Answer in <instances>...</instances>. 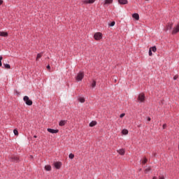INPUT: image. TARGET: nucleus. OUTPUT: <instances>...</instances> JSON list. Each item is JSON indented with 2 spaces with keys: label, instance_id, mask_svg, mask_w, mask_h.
I'll use <instances>...</instances> for the list:
<instances>
[{
  "label": "nucleus",
  "instance_id": "f3484780",
  "mask_svg": "<svg viewBox=\"0 0 179 179\" xmlns=\"http://www.w3.org/2000/svg\"><path fill=\"white\" fill-rule=\"evenodd\" d=\"M45 170L46 171H51V166L50 165L45 166Z\"/></svg>",
  "mask_w": 179,
  "mask_h": 179
},
{
  "label": "nucleus",
  "instance_id": "2f4dec72",
  "mask_svg": "<svg viewBox=\"0 0 179 179\" xmlns=\"http://www.w3.org/2000/svg\"><path fill=\"white\" fill-rule=\"evenodd\" d=\"M177 79H178V75H176V76L173 77V80H177Z\"/></svg>",
  "mask_w": 179,
  "mask_h": 179
},
{
  "label": "nucleus",
  "instance_id": "a211bd4d",
  "mask_svg": "<svg viewBox=\"0 0 179 179\" xmlns=\"http://www.w3.org/2000/svg\"><path fill=\"white\" fill-rule=\"evenodd\" d=\"M43 57V52L38 53L36 56V61H38V59H40V58H41Z\"/></svg>",
  "mask_w": 179,
  "mask_h": 179
},
{
  "label": "nucleus",
  "instance_id": "f704fd0d",
  "mask_svg": "<svg viewBox=\"0 0 179 179\" xmlns=\"http://www.w3.org/2000/svg\"><path fill=\"white\" fill-rule=\"evenodd\" d=\"M2 3H3V1L0 0V5H2Z\"/></svg>",
  "mask_w": 179,
  "mask_h": 179
},
{
  "label": "nucleus",
  "instance_id": "e433bc0d",
  "mask_svg": "<svg viewBox=\"0 0 179 179\" xmlns=\"http://www.w3.org/2000/svg\"><path fill=\"white\" fill-rule=\"evenodd\" d=\"M150 117H148V121H150Z\"/></svg>",
  "mask_w": 179,
  "mask_h": 179
},
{
  "label": "nucleus",
  "instance_id": "473e14b6",
  "mask_svg": "<svg viewBox=\"0 0 179 179\" xmlns=\"http://www.w3.org/2000/svg\"><path fill=\"white\" fill-rule=\"evenodd\" d=\"M120 118H124V117H125V113H122L120 115Z\"/></svg>",
  "mask_w": 179,
  "mask_h": 179
},
{
  "label": "nucleus",
  "instance_id": "1a4fd4ad",
  "mask_svg": "<svg viewBox=\"0 0 179 179\" xmlns=\"http://www.w3.org/2000/svg\"><path fill=\"white\" fill-rule=\"evenodd\" d=\"M54 166H55V169H61V166H62V164L61 162H55L54 164Z\"/></svg>",
  "mask_w": 179,
  "mask_h": 179
},
{
  "label": "nucleus",
  "instance_id": "58836bf2",
  "mask_svg": "<svg viewBox=\"0 0 179 179\" xmlns=\"http://www.w3.org/2000/svg\"><path fill=\"white\" fill-rule=\"evenodd\" d=\"M145 1H149V0H145Z\"/></svg>",
  "mask_w": 179,
  "mask_h": 179
},
{
  "label": "nucleus",
  "instance_id": "f257e3e1",
  "mask_svg": "<svg viewBox=\"0 0 179 179\" xmlns=\"http://www.w3.org/2000/svg\"><path fill=\"white\" fill-rule=\"evenodd\" d=\"M138 103H145V94H139L137 98Z\"/></svg>",
  "mask_w": 179,
  "mask_h": 179
},
{
  "label": "nucleus",
  "instance_id": "cd10ccee",
  "mask_svg": "<svg viewBox=\"0 0 179 179\" xmlns=\"http://www.w3.org/2000/svg\"><path fill=\"white\" fill-rule=\"evenodd\" d=\"M69 159H73V157H75V155L71 153V154L69 155Z\"/></svg>",
  "mask_w": 179,
  "mask_h": 179
},
{
  "label": "nucleus",
  "instance_id": "2eb2a0df",
  "mask_svg": "<svg viewBox=\"0 0 179 179\" xmlns=\"http://www.w3.org/2000/svg\"><path fill=\"white\" fill-rule=\"evenodd\" d=\"M95 125H97V122L96 121H92L90 123V127H95Z\"/></svg>",
  "mask_w": 179,
  "mask_h": 179
},
{
  "label": "nucleus",
  "instance_id": "39448f33",
  "mask_svg": "<svg viewBox=\"0 0 179 179\" xmlns=\"http://www.w3.org/2000/svg\"><path fill=\"white\" fill-rule=\"evenodd\" d=\"M94 2H96V0H83V3H84V5H87V3H90V4L94 3Z\"/></svg>",
  "mask_w": 179,
  "mask_h": 179
},
{
  "label": "nucleus",
  "instance_id": "c85d7f7f",
  "mask_svg": "<svg viewBox=\"0 0 179 179\" xmlns=\"http://www.w3.org/2000/svg\"><path fill=\"white\" fill-rule=\"evenodd\" d=\"M92 87H96V81L93 80L92 83Z\"/></svg>",
  "mask_w": 179,
  "mask_h": 179
},
{
  "label": "nucleus",
  "instance_id": "412c9836",
  "mask_svg": "<svg viewBox=\"0 0 179 179\" xmlns=\"http://www.w3.org/2000/svg\"><path fill=\"white\" fill-rule=\"evenodd\" d=\"M150 48H151V51H152V52H156L157 51V48H156V46Z\"/></svg>",
  "mask_w": 179,
  "mask_h": 179
},
{
  "label": "nucleus",
  "instance_id": "dca6fc26",
  "mask_svg": "<svg viewBox=\"0 0 179 179\" xmlns=\"http://www.w3.org/2000/svg\"><path fill=\"white\" fill-rule=\"evenodd\" d=\"M110 3H113V0H105L104 5H110Z\"/></svg>",
  "mask_w": 179,
  "mask_h": 179
},
{
  "label": "nucleus",
  "instance_id": "a878e982",
  "mask_svg": "<svg viewBox=\"0 0 179 179\" xmlns=\"http://www.w3.org/2000/svg\"><path fill=\"white\" fill-rule=\"evenodd\" d=\"M150 170H151L150 167L146 168L145 169V173H149V171H150Z\"/></svg>",
  "mask_w": 179,
  "mask_h": 179
},
{
  "label": "nucleus",
  "instance_id": "423d86ee",
  "mask_svg": "<svg viewBox=\"0 0 179 179\" xmlns=\"http://www.w3.org/2000/svg\"><path fill=\"white\" fill-rule=\"evenodd\" d=\"M48 132H50V134H58V132H59V130L54 129H48Z\"/></svg>",
  "mask_w": 179,
  "mask_h": 179
},
{
  "label": "nucleus",
  "instance_id": "5701e85b",
  "mask_svg": "<svg viewBox=\"0 0 179 179\" xmlns=\"http://www.w3.org/2000/svg\"><path fill=\"white\" fill-rule=\"evenodd\" d=\"M143 164H146L148 163V159L146 157H144L142 161Z\"/></svg>",
  "mask_w": 179,
  "mask_h": 179
},
{
  "label": "nucleus",
  "instance_id": "b1692460",
  "mask_svg": "<svg viewBox=\"0 0 179 179\" xmlns=\"http://www.w3.org/2000/svg\"><path fill=\"white\" fill-rule=\"evenodd\" d=\"M13 133H14V135H15L16 136H17L19 135V131H17V129H14Z\"/></svg>",
  "mask_w": 179,
  "mask_h": 179
},
{
  "label": "nucleus",
  "instance_id": "7c9ffc66",
  "mask_svg": "<svg viewBox=\"0 0 179 179\" xmlns=\"http://www.w3.org/2000/svg\"><path fill=\"white\" fill-rule=\"evenodd\" d=\"M2 59H3V57H2V56H0V66H2Z\"/></svg>",
  "mask_w": 179,
  "mask_h": 179
},
{
  "label": "nucleus",
  "instance_id": "f03ea898",
  "mask_svg": "<svg viewBox=\"0 0 179 179\" xmlns=\"http://www.w3.org/2000/svg\"><path fill=\"white\" fill-rule=\"evenodd\" d=\"M24 101L27 104V106H31L33 104V101L29 99V96H25L23 98Z\"/></svg>",
  "mask_w": 179,
  "mask_h": 179
},
{
  "label": "nucleus",
  "instance_id": "4be33fe9",
  "mask_svg": "<svg viewBox=\"0 0 179 179\" xmlns=\"http://www.w3.org/2000/svg\"><path fill=\"white\" fill-rule=\"evenodd\" d=\"M78 101H80V103H85V99L83 97H80L78 98Z\"/></svg>",
  "mask_w": 179,
  "mask_h": 179
},
{
  "label": "nucleus",
  "instance_id": "72a5a7b5",
  "mask_svg": "<svg viewBox=\"0 0 179 179\" xmlns=\"http://www.w3.org/2000/svg\"><path fill=\"white\" fill-rule=\"evenodd\" d=\"M166 127H167V124H164L163 126H162L163 129H166Z\"/></svg>",
  "mask_w": 179,
  "mask_h": 179
},
{
  "label": "nucleus",
  "instance_id": "20e7f679",
  "mask_svg": "<svg viewBox=\"0 0 179 179\" xmlns=\"http://www.w3.org/2000/svg\"><path fill=\"white\" fill-rule=\"evenodd\" d=\"M84 76H85V74H83V73L82 72H80L76 76V80H78V82H80V80L83 79Z\"/></svg>",
  "mask_w": 179,
  "mask_h": 179
},
{
  "label": "nucleus",
  "instance_id": "bb28decb",
  "mask_svg": "<svg viewBox=\"0 0 179 179\" xmlns=\"http://www.w3.org/2000/svg\"><path fill=\"white\" fill-rule=\"evenodd\" d=\"M12 159L14 162H17L19 160V158L17 157H13Z\"/></svg>",
  "mask_w": 179,
  "mask_h": 179
},
{
  "label": "nucleus",
  "instance_id": "c756f323",
  "mask_svg": "<svg viewBox=\"0 0 179 179\" xmlns=\"http://www.w3.org/2000/svg\"><path fill=\"white\" fill-rule=\"evenodd\" d=\"M150 57H152V55H153V54L152 53V48L149 49V52H148Z\"/></svg>",
  "mask_w": 179,
  "mask_h": 179
},
{
  "label": "nucleus",
  "instance_id": "f8f14e48",
  "mask_svg": "<svg viewBox=\"0 0 179 179\" xmlns=\"http://www.w3.org/2000/svg\"><path fill=\"white\" fill-rule=\"evenodd\" d=\"M132 17H134V19H136V20H139V14L134 13L132 15Z\"/></svg>",
  "mask_w": 179,
  "mask_h": 179
},
{
  "label": "nucleus",
  "instance_id": "393cba45",
  "mask_svg": "<svg viewBox=\"0 0 179 179\" xmlns=\"http://www.w3.org/2000/svg\"><path fill=\"white\" fill-rule=\"evenodd\" d=\"M108 26H110V27H113V26H115V22H112L110 24H108Z\"/></svg>",
  "mask_w": 179,
  "mask_h": 179
},
{
  "label": "nucleus",
  "instance_id": "ddd939ff",
  "mask_svg": "<svg viewBox=\"0 0 179 179\" xmlns=\"http://www.w3.org/2000/svg\"><path fill=\"white\" fill-rule=\"evenodd\" d=\"M65 124H66V120H61L59 123V127H64V125H65Z\"/></svg>",
  "mask_w": 179,
  "mask_h": 179
},
{
  "label": "nucleus",
  "instance_id": "4c0bfd02",
  "mask_svg": "<svg viewBox=\"0 0 179 179\" xmlns=\"http://www.w3.org/2000/svg\"><path fill=\"white\" fill-rule=\"evenodd\" d=\"M34 138H37V136H34Z\"/></svg>",
  "mask_w": 179,
  "mask_h": 179
},
{
  "label": "nucleus",
  "instance_id": "aec40b11",
  "mask_svg": "<svg viewBox=\"0 0 179 179\" xmlns=\"http://www.w3.org/2000/svg\"><path fill=\"white\" fill-rule=\"evenodd\" d=\"M122 135H128V130L127 129H123L122 131Z\"/></svg>",
  "mask_w": 179,
  "mask_h": 179
},
{
  "label": "nucleus",
  "instance_id": "c9c22d12",
  "mask_svg": "<svg viewBox=\"0 0 179 179\" xmlns=\"http://www.w3.org/2000/svg\"><path fill=\"white\" fill-rule=\"evenodd\" d=\"M51 67L50 66V65L47 66V69H50Z\"/></svg>",
  "mask_w": 179,
  "mask_h": 179
},
{
  "label": "nucleus",
  "instance_id": "6ab92c4d",
  "mask_svg": "<svg viewBox=\"0 0 179 179\" xmlns=\"http://www.w3.org/2000/svg\"><path fill=\"white\" fill-rule=\"evenodd\" d=\"M4 68L6 69H10V65L8 64H3Z\"/></svg>",
  "mask_w": 179,
  "mask_h": 179
},
{
  "label": "nucleus",
  "instance_id": "7ed1b4c3",
  "mask_svg": "<svg viewBox=\"0 0 179 179\" xmlns=\"http://www.w3.org/2000/svg\"><path fill=\"white\" fill-rule=\"evenodd\" d=\"M94 38L96 41L101 40L103 38V34L100 32H96L94 35Z\"/></svg>",
  "mask_w": 179,
  "mask_h": 179
},
{
  "label": "nucleus",
  "instance_id": "9d476101",
  "mask_svg": "<svg viewBox=\"0 0 179 179\" xmlns=\"http://www.w3.org/2000/svg\"><path fill=\"white\" fill-rule=\"evenodd\" d=\"M118 3L120 5H127V3H128V0H118Z\"/></svg>",
  "mask_w": 179,
  "mask_h": 179
},
{
  "label": "nucleus",
  "instance_id": "ea45409f",
  "mask_svg": "<svg viewBox=\"0 0 179 179\" xmlns=\"http://www.w3.org/2000/svg\"><path fill=\"white\" fill-rule=\"evenodd\" d=\"M159 179H163V178H159Z\"/></svg>",
  "mask_w": 179,
  "mask_h": 179
},
{
  "label": "nucleus",
  "instance_id": "9b49d317",
  "mask_svg": "<svg viewBox=\"0 0 179 179\" xmlns=\"http://www.w3.org/2000/svg\"><path fill=\"white\" fill-rule=\"evenodd\" d=\"M0 36L1 37H8V32L0 31Z\"/></svg>",
  "mask_w": 179,
  "mask_h": 179
},
{
  "label": "nucleus",
  "instance_id": "4468645a",
  "mask_svg": "<svg viewBox=\"0 0 179 179\" xmlns=\"http://www.w3.org/2000/svg\"><path fill=\"white\" fill-rule=\"evenodd\" d=\"M171 29H173V24H169L166 28V30L167 31V30H171Z\"/></svg>",
  "mask_w": 179,
  "mask_h": 179
},
{
  "label": "nucleus",
  "instance_id": "6e6552de",
  "mask_svg": "<svg viewBox=\"0 0 179 179\" xmlns=\"http://www.w3.org/2000/svg\"><path fill=\"white\" fill-rule=\"evenodd\" d=\"M117 153L121 156H124L125 155V150L124 149H120L117 150Z\"/></svg>",
  "mask_w": 179,
  "mask_h": 179
},
{
  "label": "nucleus",
  "instance_id": "0eeeda50",
  "mask_svg": "<svg viewBox=\"0 0 179 179\" xmlns=\"http://www.w3.org/2000/svg\"><path fill=\"white\" fill-rule=\"evenodd\" d=\"M179 31V24L173 29L172 34H177Z\"/></svg>",
  "mask_w": 179,
  "mask_h": 179
}]
</instances>
